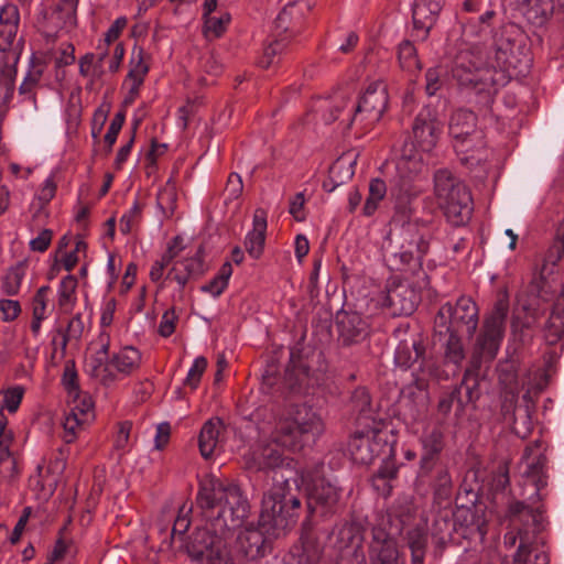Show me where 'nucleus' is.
<instances>
[{
	"label": "nucleus",
	"mask_w": 564,
	"mask_h": 564,
	"mask_svg": "<svg viewBox=\"0 0 564 564\" xmlns=\"http://www.w3.org/2000/svg\"><path fill=\"white\" fill-rule=\"evenodd\" d=\"M425 345L420 337L412 338L411 343L403 340L395 350V362L403 368H410L419 360H424Z\"/></svg>",
	"instance_id": "nucleus-33"
},
{
	"label": "nucleus",
	"mask_w": 564,
	"mask_h": 564,
	"mask_svg": "<svg viewBox=\"0 0 564 564\" xmlns=\"http://www.w3.org/2000/svg\"><path fill=\"white\" fill-rule=\"evenodd\" d=\"M301 500L292 492L290 479L276 482L264 494L260 524L278 530L294 525L300 516Z\"/></svg>",
	"instance_id": "nucleus-7"
},
{
	"label": "nucleus",
	"mask_w": 564,
	"mask_h": 564,
	"mask_svg": "<svg viewBox=\"0 0 564 564\" xmlns=\"http://www.w3.org/2000/svg\"><path fill=\"white\" fill-rule=\"evenodd\" d=\"M530 529H520V544L513 556V564H549L547 553L538 546L536 536L540 523L530 512Z\"/></svg>",
	"instance_id": "nucleus-15"
},
{
	"label": "nucleus",
	"mask_w": 564,
	"mask_h": 564,
	"mask_svg": "<svg viewBox=\"0 0 564 564\" xmlns=\"http://www.w3.org/2000/svg\"><path fill=\"white\" fill-rule=\"evenodd\" d=\"M388 89L382 82L370 84L357 101L352 100L348 113L349 124H356L359 131L370 130L383 116L388 107Z\"/></svg>",
	"instance_id": "nucleus-9"
},
{
	"label": "nucleus",
	"mask_w": 564,
	"mask_h": 564,
	"mask_svg": "<svg viewBox=\"0 0 564 564\" xmlns=\"http://www.w3.org/2000/svg\"><path fill=\"white\" fill-rule=\"evenodd\" d=\"M395 209L393 221L400 223L401 227L395 239L392 240L415 249L417 261H421L429 250L427 232L425 229L427 224L420 223L419 219H411L412 208L409 200L403 202L400 199Z\"/></svg>",
	"instance_id": "nucleus-12"
},
{
	"label": "nucleus",
	"mask_w": 564,
	"mask_h": 564,
	"mask_svg": "<svg viewBox=\"0 0 564 564\" xmlns=\"http://www.w3.org/2000/svg\"><path fill=\"white\" fill-rule=\"evenodd\" d=\"M178 251L180 250L175 249V246H170L161 258L153 262L150 270V279L152 282L162 280L165 268L178 256Z\"/></svg>",
	"instance_id": "nucleus-54"
},
{
	"label": "nucleus",
	"mask_w": 564,
	"mask_h": 564,
	"mask_svg": "<svg viewBox=\"0 0 564 564\" xmlns=\"http://www.w3.org/2000/svg\"><path fill=\"white\" fill-rule=\"evenodd\" d=\"M478 307L471 297L460 296L455 305L446 303L441 306L435 317V326L453 332L465 330L471 336L478 326Z\"/></svg>",
	"instance_id": "nucleus-10"
},
{
	"label": "nucleus",
	"mask_w": 564,
	"mask_h": 564,
	"mask_svg": "<svg viewBox=\"0 0 564 564\" xmlns=\"http://www.w3.org/2000/svg\"><path fill=\"white\" fill-rule=\"evenodd\" d=\"M434 193L447 220L454 226L469 221L474 203L468 187L446 169L434 174Z\"/></svg>",
	"instance_id": "nucleus-6"
},
{
	"label": "nucleus",
	"mask_w": 564,
	"mask_h": 564,
	"mask_svg": "<svg viewBox=\"0 0 564 564\" xmlns=\"http://www.w3.org/2000/svg\"><path fill=\"white\" fill-rule=\"evenodd\" d=\"M352 100L344 95H336L322 107V118L326 124L335 121L339 122L343 129L356 128V124H349L348 113L351 109Z\"/></svg>",
	"instance_id": "nucleus-29"
},
{
	"label": "nucleus",
	"mask_w": 564,
	"mask_h": 564,
	"mask_svg": "<svg viewBox=\"0 0 564 564\" xmlns=\"http://www.w3.org/2000/svg\"><path fill=\"white\" fill-rule=\"evenodd\" d=\"M203 260L198 254L177 261L169 271L167 278L174 280L184 289L189 279L203 273Z\"/></svg>",
	"instance_id": "nucleus-32"
},
{
	"label": "nucleus",
	"mask_w": 564,
	"mask_h": 564,
	"mask_svg": "<svg viewBox=\"0 0 564 564\" xmlns=\"http://www.w3.org/2000/svg\"><path fill=\"white\" fill-rule=\"evenodd\" d=\"M429 409L426 395L408 398L403 403V415L411 422H417L425 417Z\"/></svg>",
	"instance_id": "nucleus-49"
},
{
	"label": "nucleus",
	"mask_w": 564,
	"mask_h": 564,
	"mask_svg": "<svg viewBox=\"0 0 564 564\" xmlns=\"http://www.w3.org/2000/svg\"><path fill=\"white\" fill-rule=\"evenodd\" d=\"M444 0H414L412 6L413 32L416 41H425L437 21Z\"/></svg>",
	"instance_id": "nucleus-18"
},
{
	"label": "nucleus",
	"mask_w": 564,
	"mask_h": 564,
	"mask_svg": "<svg viewBox=\"0 0 564 564\" xmlns=\"http://www.w3.org/2000/svg\"><path fill=\"white\" fill-rule=\"evenodd\" d=\"M433 489L437 499H448L451 497L452 477L446 468H440L436 471Z\"/></svg>",
	"instance_id": "nucleus-55"
},
{
	"label": "nucleus",
	"mask_w": 564,
	"mask_h": 564,
	"mask_svg": "<svg viewBox=\"0 0 564 564\" xmlns=\"http://www.w3.org/2000/svg\"><path fill=\"white\" fill-rule=\"evenodd\" d=\"M398 59L402 69L414 73L421 69V62L412 42L405 40L399 45Z\"/></svg>",
	"instance_id": "nucleus-48"
},
{
	"label": "nucleus",
	"mask_w": 564,
	"mask_h": 564,
	"mask_svg": "<svg viewBox=\"0 0 564 564\" xmlns=\"http://www.w3.org/2000/svg\"><path fill=\"white\" fill-rule=\"evenodd\" d=\"M533 447H527L523 454L525 470L523 471L524 486H532L533 492L529 496L530 503L524 501H513L508 508V518L510 529L503 535V545L506 549H512L517 541H520V529H530L531 519L525 514L530 512L539 520V533L544 528L543 511L541 507H534V502L541 500V490L547 485L545 465L546 457L542 453L533 454Z\"/></svg>",
	"instance_id": "nucleus-3"
},
{
	"label": "nucleus",
	"mask_w": 564,
	"mask_h": 564,
	"mask_svg": "<svg viewBox=\"0 0 564 564\" xmlns=\"http://www.w3.org/2000/svg\"><path fill=\"white\" fill-rule=\"evenodd\" d=\"M448 129L453 140L469 137L475 147H479L481 132L476 129V115L473 111L467 109L454 111L449 119Z\"/></svg>",
	"instance_id": "nucleus-27"
},
{
	"label": "nucleus",
	"mask_w": 564,
	"mask_h": 564,
	"mask_svg": "<svg viewBox=\"0 0 564 564\" xmlns=\"http://www.w3.org/2000/svg\"><path fill=\"white\" fill-rule=\"evenodd\" d=\"M324 432L322 416L313 408L299 404L275 419L270 440L285 451L299 453L315 444Z\"/></svg>",
	"instance_id": "nucleus-4"
},
{
	"label": "nucleus",
	"mask_w": 564,
	"mask_h": 564,
	"mask_svg": "<svg viewBox=\"0 0 564 564\" xmlns=\"http://www.w3.org/2000/svg\"><path fill=\"white\" fill-rule=\"evenodd\" d=\"M355 161L347 160L346 158L337 159L329 167V178L332 186L328 187V182L323 183V188L326 192H333L337 186L349 181L354 174Z\"/></svg>",
	"instance_id": "nucleus-38"
},
{
	"label": "nucleus",
	"mask_w": 564,
	"mask_h": 564,
	"mask_svg": "<svg viewBox=\"0 0 564 564\" xmlns=\"http://www.w3.org/2000/svg\"><path fill=\"white\" fill-rule=\"evenodd\" d=\"M338 340L351 346L365 340L369 334L367 321L357 312H343L337 315Z\"/></svg>",
	"instance_id": "nucleus-23"
},
{
	"label": "nucleus",
	"mask_w": 564,
	"mask_h": 564,
	"mask_svg": "<svg viewBox=\"0 0 564 564\" xmlns=\"http://www.w3.org/2000/svg\"><path fill=\"white\" fill-rule=\"evenodd\" d=\"M509 312V301L506 296L499 297L492 311L486 316L480 334L477 336L469 366L471 375L478 378V370L482 359L491 361L497 356L505 334V323Z\"/></svg>",
	"instance_id": "nucleus-8"
},
{
	"label": "nucleus",
	"mask_w": 564,
	"mask_h": 564,
	"mask_svg": "<svg viewBox=\"0 0 564 564\" xmlns=\"http://www.w3.org/2000/svg\"><path fill=\"white\" fill-rule=\"evenodd\" d=\"M131 429L132 423L129 421H123L118 424V430L113 440V446L117 451L126 452L128 449Z\"/></svg>",
	"instance_id": "nucleus-64"
},
{
	"label": "nucleus",
	"mask_w": 564,
	"mask_h": 564,
	"mask_svg": "<svg viewBox=\"0 0 564 564\" xmlns=\"http://www.w3.org/2000/svg\"><path fill=\"white\" fill-rule=\"evenodd\" d=\"M79 75L95 83L105 75L104 65H101L94 53H86L78 61Z\"/></svg>",
	"instance_id": "nucleus-50"
},
{
	"label": "nucleus",
	"mask_w": 564,
	"mask_h": 564,
	"mask_svg": "<svg viewBox=\"0 0 564 564\" xmlns=\"http://www.w3.org/2000/svg\"><path fill=\"white\" fill-rule=\"evenodd\" d=\"M51 288L48 285L41 286L32 299V315L47 317V307L50 302Z\"/></svg>",
	"instance_id": "nucleus-59"
},
{
	"label": "nucleus",
	"mask_w": 564,
	"mask_h": 564,
	"mask_svg": "<svg viewBox=\"0 0 564 564\" xmlns=\"http://www.w3.org/2000/svg\"><path fill=\"white\" fill-rule=\"evenodd\" d=\"M24 275L25 267L22 263L10 268L2 279V291L10 296L17 295Z\"/></svg>",
	"instance_id": "nucleus-51"
},
{
	"label": "nucleus",
	"mask_w": 564,
	"mask_h": 564,
	"mask_svg": "<svg viewBox=\"0 0 564 564\" xmlns=\"http://www.w3.org/2000/svg\"><path fill=\"white\" fill-rule=\"evenodd\" d=\"M231 274V264L229 262H225L220 267L218 273L208 283L200 286V291L209 293L214 297H218L227 289Z\"/></svg>",
	"instance_id": "nucleus-46"
},
{
	"label": "nucleus",
	"mask_w": 564,
	"mask_h": 564,
	"mask_svg": "<svg viewBox=\"0 0 564 564\" xmlns=\"http://www.w3.org/2000/svg\"><path fill=\"white\" fill-rule=\"evenodd\" d=\"M386 182L379 177L370 180L369 193L362 207V215L366 217L372 216L377 212L380 202L386 197Z\"/></svg>",
	"instance_id": "nucleus-43"
},
{
	"label": "nucleus",
	"mask_w": 564,
	"mask_h": 564,
	"mask_svg": "<svg viewBox=\"0 0 564 564\" xmlns=\"http://www.w3.org/2000/svg\"><path fill=\"white\" fill-rule=\"evenodd\" d=\"M448 337L445 343V358L449 362L459 365L465 358V350L458 332L446 330Z\"/></svg>",
	"instance_id": "nucleus-52"
},
{
	"label": "nucleus",
	"mask_w": 564,
	"mask_h": 564,
	"mask_svg": "<svg viewBox=\"0 0 564 564\" xmlns=\"http://www.w3.org/2000/svg\"><path fill=\"white\" fill-rule=\"evenodd\" d=\"M520 54V46L501 34L495 39L492 66L479 68V47L464 48L454 57L452 75L459 86L474 90L477 98L484 94V102L488 105L498 87L508 82L512 70L516 74L528 72L531 61L527 56L521 58ZM476 102L479 104V99Z\"/></svg>",
	"instance_id": "nucleus-2"
},
{
	"label": "nucleus",
	"mask_w": 564,
	"mask_h": 564,
	"mask_svg": "<svg viewBox=\"0 0 564 564\" xmlns=\"http://www.w3.org/2000/svg\"><path fill=\"white\" fill-rule=\"evenodd\" d=\"M2 411L7 410L9 413H15L22 402L24 395V388L14 386L2 392Z\"/></svg>",
	"instance_id": "nucleus-56"
},
{
	"label": "nucleus",
	"mask_w": 564,
	"mask_h": 564,
	"mask_svg": "<svg viewBox=\"0 0 564 564\" xmlns=\"http://www.w3.org/2000/svg\"><path fill=\"white\" fill-rule=\"evenodd\" d=\"M196 502L205 511L217 506L220 510L208 527L197 529L191 535L186 544L188 555L200 564H234L227 540L231 531L241 527L249 509L240 488L212 477L202 482Z\"/></svg>",
	"instance_id": "nucleus-1"
},
{
	"label": "nucleus",
	"mask_w": 564,
	"mask_h": 564,
	"mask_svg": "<svg viewBox=\"0 0 564 564\" xmlns=\"http://www.w3.org/2000/svg\"><path fill=\"white\" fill-rule=\"evenodd\" d=\"M44 72V67L42 64H33L31 68L28 70L22 84L19 87L20 95H29L32 96L34 88L37 86L42 75Z\"/></svg>",
	"instance_id": "nucleus-57"
},
{
	"label": "nucleus",
	"mask_w": 564,
	"mask_h": 564,
	"mask_svg": "<svg viewBox=\"0 0 564 564\" xmlns=\"http://www.w3.org/2000/svg\"><path fill=\"white\" fill-rule=\"evenodd\" d=\"M361 529L355 523L343 524L337 532L336 547L339 551L352 549L356 551L362 542Z\"/></svg>",
	"instance_id": "nucleus-40"
},
{
	"label": "nucleus",
	"mask_w": 564,
	"mask_h": 564,
	"mask_svg": "<svg viewBox=\"0 0 564 564\" xmlns=\"http://www.w3.org/2000/svg\"><path fill=\"white\" fill-rule=\"evenodd\" d=\"M386 305L393 315H411L416 307V294L408 284H398L388 290Z\"/></svg>",
	"instance_id": "nucleus-28"
},
{
	"label": "nucleus",
	"mask_w": 564,
	"mask_h": 564,
	"mask_svg": "<svg viewBox=\"0 0 564 564\" xmlns=\"http://www.w3.org/2000/svg\"><path fill=\"white\" fill-rule=\"evenodd\" d=\"M310 11V6L306 1H293L284 6L274 21L275 36L291 37L297 35L303 26V21L306 13Z\"/></svg>",
	"instance_id": "nucleus-21"
},
{
	"label": "nucleus",
	"mask_w": 564,
	"mask_h": 564,
	"mask_svg": "<svg viewBox=\"0 0 564 564\" xmlns=\"http://www.w3.org/2000/svg\"><path fill=\"white\" fill-rule=\"evenodd\" d=\"M109 365L111 366V370L116 369L118 373L129 376L139 369L141 365V352L132 346L123 347L112 356L109 360Z\"/></svg>",
	"instance_id": "nucleus-34"
},
{
	"label": "nucleus",
	"mask_w": 564,
	"mask_h": 564,
	"mask_svg": "<svg viewBox=\"0 0 564 564\" xmlns=\"http://www.w3.org/2000/svg\"><path fill=\"white\" fill-rule=\"evenodd\" d=\"M453 521H455L456 533L462 538H469L481 532V524L476 511L470 508H457L452 512Z\"/></svg>",
	"instance_id": "nucleus-35"
},
{
	"label": "nucleus",
	"mask_w": 564,
	"mask_h": 564,
	"mask_svg": "<svg viewBox=\"0 0 564 564\" xmlns=\"http://www.w3.org/2000/svg\"><path fill=\"white\" fill-rule=\"evenodd\" d=\"M351 406L361 415H367L370 411L371 398L365 388H357L350 398Z\"/></svg>",
	"instance_id": "nucleus-61"
},
{
	"label": "nucleus",
	"mask_w": 564,
	"mask_h": 564,
	"mask_svg": "<svg viewBox=\"0 0 564 564\" xmlns=\"http://www.w3.org/2000/svg\"><path fill=\"white\" fill-rule=\"evenodd\" d=\"M340 498V489L325 478L313 482L308 497L307 507L311 512L321 509L322 513L333 511Z\"/></svg>",
	"instance_id": "nucleus-24"
},
{
	"label": "nucleus",
	"mask_w": 564,
	"mask_h": 564,
	"mask_svg": "<svg viewBox=\"0 0 564 564\" xmlns=\"http://www.w3.org/2000/svg\"><path fill=\"white\" fill-rule=\"evenodd\" d=\"M142 207L138 200L133 203L131 208L122 215L120 219V230L122 234L131 232L134 224H137L141 219Z\"/></svg>",
	"instance_id": "nucleus-62"
},
{
	"label": "nucleus",
	"mask_w": 564,
	"mask_h": 564,
	"mask_svg": "<svg viewBox=\"0 0 564 564\" xmlns=\"http://www.w3.org/2000/svg\"><path fill=\"white\" fill-rule=\"evenodd\" d=\"M268 540L259 528L248 527L241 530L236 538V544L231 552L234 561H254L265 554Z\"/></svg>",
	"instance_id": "nucleus-17"
},
{
	"label": "nucleus",
	"mask_w": 564,
	"mask_h": 564,
	"mask_svg": "<svg viewBox=\"0 0 564 564\" xmlns=\"http://www.w3.org/2000/svg\"><path fill=\"white\" fill-rule=\"evenodd\" d=\"M109 334L102 332L97 340L89 346L90 355L86 357L85 367L87 372L99 380L104 386L116 381L117 376L109 365Z\"/></svg>",
	"instance_id": "nucleus-14"
},
{
	"label": "nucleus",
	"mask_w": 564,
	"mask_h": 564,
	"mask_svg": "<svg viewBox=\"0 0 564 564\" xmlns=\"http://www.w3.org/2000/svg\"><path fill=\"white\" fill-rule=\"evenodd\" d=\"M76 0H43L37 17V25L47 36L61 31H70L77 24Z\"/></svg>",
	"instance_id": "nucleus-11"
},
{
	"label": "nucleus",
	"mask_w": 564,
	"mask_h": 564,
	"mask_svg": "<svg viewBox=\"0 0 564 564\" xmlns=\"http://www.w3.org/2000/svg\"><path fill=\"white\" fill-rule=\"evenodd\" d=\"M564 226L558 229L557 237L560 239L558 245L552 246L541 268V279L539 282L532 283L528 292L519 299V305L524 314L522 327L532 328L536 326L541 317L547 310V304L553 300V286L552 282L555 281L553 275L557 272V262L564 261V252L562 247V235ZM564 269V262H563Z\"/></svg>",
	"instance_id": "nucleus-5"
},
{
	"label": "nucleus",
	"mask_w": 564,
	"mask_h": 564,
	"mask_svg": "<svg viewBox=\"0 0 564 564\" xmlns=\"http://www.w3.org/2000/svg\"><path fill=\"white\" fill-rule=\"evenodd\" d=\"M420 442L422 445L420 467L422 474L427 475L436 465L445 447L444 431L440 426H434L431 430H426L422 434Z\"/></svg>",
	"instance_id": "nucleus-25"
},
{
	"label": "nucleus",
	"mask_w": 564,
	"mask_h": 564,
	"mask_svg": "<svg viewBox=\"0 0 564 564\" xmlns=\"http://www.w3.org/2000/svg\"><path fill=\"white\" fill-rule=\"evenodd\" d=\"M149 72V65L144 61V52L142 48L134 50L130 61V69L127 80L130 83L131 100L139 94V89L143 84L144 77Z\"/></svg>",
	"instance_id": "nucleus-36"
},
{
	"label": "nucleus",
	"mask_w": 564,
	"mask_h": 564,
	"mask_svg": "<svg viewBox=\"0 0 564 564\" xmlns=\"http://www.w3.org/2000/svg\"><path fill=\"white\" fill-rule=\"evenodd\" d=\"M397 475L398 468L392 460H384L372 477V485L375 489L380 488L379 481H391L397 477Z\"/></svg>",
	"instance_id": "nucleus-63"
},
{
	"label": "nucleus",
	"mask_w": 564,
	"mask_h": 564,
	"mask_svg": "<svg viewBox=\"0 0 564 564\" xmlns=\"http://www.w3.org/2000/svg\"><path fill=\"white\" fill-rule=\"evenodd\" d=\"M368 558L369 564H404L395 540L382 528L372 529Z\"/></svg>",
	"instance_id": "nucleus-19"
},
{
	"label": "nucleus",
	"mask_w": 564,
	"mask_h": 564,
	"mask_svg": "<svg viewBox=\"0 0 564 564\" xmlns=\"http://www.w3.org/2000/svg\"><path fill=\"white\" fill-rule=\"evenodd\" d=\"M454 532H456V528L452 511L443 510L438 512L432 524V534L437 538L438 541L445 542L453 539Z\"/></svg>",
	"instance_id": "nucleus-45"
},
{
	"label": "nucleus",
	"mask_w": 564,
	"mask_h": 564,
	"mask_svg": "<svg viewBox=\"0 0 564 564\" xmlns=\"http://www.w3.org/2000/svg\"><path fill=\"white\" fill-rule=\"evenodd\" d=\"M288 36H276V39L264 47L263 54L259 61L262 68H269L276 63L279 57L286 47Z\"/></svg>",
	"instance_id": "nucleus-53"
},
{
	"label": "nucleus",
	"mask_w": 564,
	"mask_h": 564,
	"mask_svg": "<svg viewBox=\"0 0 564 564\" xmlns=\"http://www.w3.org/2000/svg\"><path fill=\"white\" fill-rule=\"evenodd\" d=\"M77 279L68 274L64 276L57 290V305L63 312H69L76 304Z\"/></svg>",
	"instance_id": "nucleus-42"
},
{
	"label": "nucleus",
	"mask_w": 564,
	"mask_h": 564,
	"mask_svg": "<svg viewBox=\"0 0 564 564\" xmlns=\"http://www.w3.org/2000/svg\"><path fill=\"white\" fill-rule=\"evenodd\" d=\"M206 368L207 359L203 356L197 357L187 372V376L184 380V386L189 387L192 390H195L198 387L200 378L205 372Z\"/></svg>",
	"instance_id": "nucleus-60"
},
{
	"label": "nucleus",
	"mask_w": 564,
	"mask_h": 564,
	"mask_svg": "<svg viewBox=\"0 0 564 564\" xmlns=\"http://www.w3.org/2000/svg\"><path fill=\"white\" fill-rule=\"evenodd\" d=\"M478 398V378L471 375V370H465L460 384L440 397L437 411L447 416L454 409L456 415H462L465 406Z\"/></svg>",
	"instance_id": "nucleus-13"
},
{
	"label": "nucleus",
	"mask_w": 564,
	"mask_h": 564,
	"mask_svg": "<svg viewBox=\"0 0 564 564\" xmlns=\"http://www.w3.org/2000/svg\"><path fill=\"white\" fill-rule=\"evenodd\" d=\"M413 138L423 152L432 151L443 131V123L431 108H423L413 122Z\"/></svg>",
	"instance_id": "nucleus-16"
},
{
	"label": "nucleus",
	"mask_w": 564,
	"mask_h": 564,
	"mask_svg": "<svg viewBox=\"0 0 564 564\" xmlns=\"http://www.w3.org/2000/svg\"><path fill=\"white\" fill-rule=\"evenodd\" d=\"M12 64L4 62L0 69V100L2 104H8L13 97L14 79L17 69L14 64L18 62V56L12 54Z\"/></svg>",
	"instance_id": "nucleus-41"
},
{
	"label": "nucleus",
	"mask_w": 564,
	"mask_h": 564,
	"mask_svg": "<svg viewBox=\"0 0 564 564\" xmlns=\"http://www.w3.org/2000/svg\"><path fill=\"white\" fill-rule=\"evenodd\" d=\"M386 441L379 432L370 431L354 435L348 444L352 460L357 464L368 465L382 452Z\"/></svg>",
	"instance_id": "nucleus-20"
},
{
	"label": "nucleus",
	"mask_w": 564,
	"mask_h": 564,
	"mask_svg": "<svg viewBox=\"0 0 564 564\" xmlns=\"http://www.w3.org/2000/svg\"><path fill=\"white\" fill-rule=\"evenodd\" d=\"M73 398L69 413L64 421V441L72 443L76 437V431L80 425L90 422L94 419V403L88 394L69 395Z\"/></svg>",
	"instance_id": "nucleus-22"
},
{
	"label": "nucleus",
	"mask_w": 564,
	"mask_h": 564,
	"mask_svg": "<svg viewBox=\"0 0 564 564\" xmlns=\"http://www.w3.org/2000/svg\"><path fill=\"white\" fill-rule=\"evenodd\" d=\"M84 332V322L80 317V315L73 316L68 324L65 332L62 333V339H61V349L62 354L65 352L67 343L72 339H78L82 337Z\"/></svg>",
	"instance_id": "nucleus-58"
},
{
	"label": "nucleus",
	"mask_w": 564,
	"mask_h": 564,
	"mask_svg": "<svg viewBox=\"0 0 564 564\" xmlns=\"http://www.w3.org/2000/svg\"><path fill=\"white\" fill-rule=\"evenodd\" d=\"M453 147L464 165L474 166L479 164V161L481 160L479 152L484 148L481 134L478 148H476L475 143L470 141L469 137L454 140Z\"/></svg>",
	"instance_id": "nucleus-39"
},
{
	"label": "nucleus",
	"mask_w": 564,
	"mask_h": 564,
	"mask_svg": "<svg viewBox=\"0 0 564 564\" xmlns=\"http://www.w3.org/2000/svg\"><path fill=\"white\" fill-rule=\"evenodd\" d=\"M276 447L270 440V443L260 445L253 451L252 459L258 470L275 469L292 464L293 460Z\"/></svg>",
	"instance_id": "nucleus-30"
},
{
	"label": "nucleus",
	"mask_w": 564,
	"mask_h": 564,
	"mask_svg": "<svg viewBox=\"0 0 564 564\" xmlns=\"http://www.w3.org/2000/svg\"><path fill=\"white\" fill-rule=\"evenodd\" d=\"M415 260H417L415 249L405 243L390 241L386 261L392 270L402 271Z\"/></svg>",
	"instance_id": "nucleus-37"
},
{
	"label": "nucleus",
	"mask_w": 564,
	"mask_h": 564,
	"mask_svg": "<svg viewBox=\"0 0 564 564\" xmlns=\"http://www.w3.org/2000/svg\"><path fill=\"white\" fill-rule=\"evenodd\" d=\"M156 204L164 216H173L177 204V192L175 184L169 180L156 195Z\"/></svg>",
	"instance_id": "nucleus-47"
},
{
	"label": "nucleus",
	"mask_w": 564,
	"mask_h": 564,
	"mask_svg": "<svg viewBox=\"0 0 564 564\" xmlns=\"http://www.w3.org/2000/svg\"><path fill=\"white\" fill-rule=\"evenodd\" d=\"M230 21L231 15L227 11H219L204 18V35L208 40L220 37L226 32Z\"/></svg>",
	"instance_id": "nucleus-44"
},
{
	"label": "nucleus",
	"mask_w": 564,
	"mask_h": 564,
	"mask_svg": "<svg viewBox=\"0 0 564 564\" xmlns=\"http://www.w3.org/2000/svg\"><path fill=\"white\" fill-rule=\"evenodd\" d=\"M225 434L224 421L218 416L210 417L203 424L198 436V446L204 458H209L223 446Z\"/></svg>",
	"instance_id": "nucleus-26"
},
{
	"label": "nucleus",
	"mask_w": 564,
	"mask_h": 564,
	"mask_svg": "<svg viewBox=\"0 0 564 564\" xmlns=\"http://www.w3.org/2000/svg\"><path fill=\"white\" fill-rule=\"evenodd\" d=\"M252 225V230L246 237L245 247L252 258L258 259L263 252L268 226L264 209L258 208L254 210Z\"/></svg>",
	"instance_id": "nucleus-31"
}]
</instances>
